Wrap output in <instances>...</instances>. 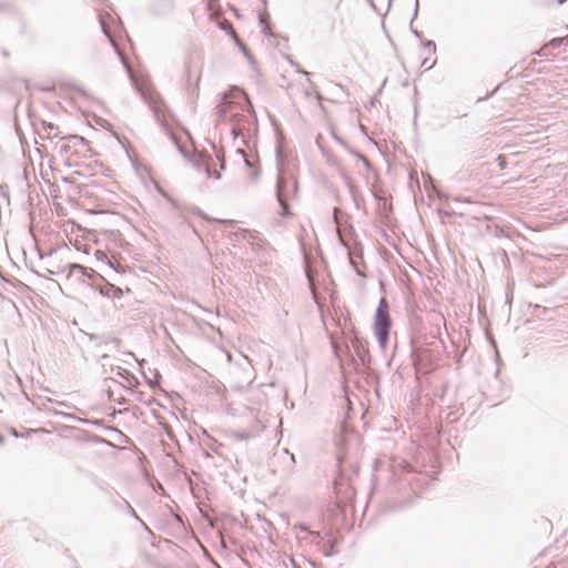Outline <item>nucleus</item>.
Segmentation results:
<instances>
[{"mask_svg": "<svg viewBox=\"0 0 568 568\" xmlns=\"http://www.w3.org/2000/svg\"><path fill=\"white\" fill-rule=\"evenodd\" d=\"M392 327V318L389 315V305L383 297L377 306L374 317V332L377 336L379 345L385 348L388 342V333Z\"/></svg>", "mask_w": 568, "mask_h": 568, "instance_id": "1", "label": "nucleus"}, {"mask_svg": "<svg viewBox=\"0 0 568 568\" xmlns=\"http://www.w3.org/2000/svg\"><path fill=\"white\" fill-rule=\"evenodd\" d=\"M239 103L241 110L248 109V101L243 91L235 90L231 94L225 95L223 103L221 104V111L229 118L235 116L234 104Z\"/></svg>", "mask_w": 568, "mask_h": 568, "instance_id": "2", "label": "nucleus"}, {"mask_svg": "<svg viewBox=\"0 0 568 568\" xmlns=\"http://www.w3.org/2000/svg\"><path fill=\"white\" fill-rule=\"evenodd\" d=\"M437 357L428 348H417L415 352L414 365L418 372L428 373L434 369Z\"/></svg>", "mask_w": 568, "mask_h": 568, "instance_id": "3", "label": "nucleus"}, {"mask_svg": "<svg viewBox=\"0 0 568 568\" xmlns=\"http://www.w3.org/2000/svg\"><path fill=\"white\" fill-rule=\"evenodd\" d=\"M222 27H223V29H224V30H226V31L232 36V38H233L237 43H240V42H241V41H240V38H239V36H237V33L235 32V30L233 29V27H232V24H231V23H229L227 21H225V22H223V23H222Z\"/></svg>", "mask_w": 568, "mask_h": 568, "instance_id": "4", "label": "nucleus"}, {"mask_svg": "<svg viewBox=\"0 0 568 568\" xmlns=\"http://www.w3.org/2000/svg\"><path fill=\"white\" fill-rule=\"evenodd\" d=\"M95 257H97L98 260H100V261H106V262H108V264H109L110 266H112L111 261H110V260H108V256H106V254H105L104 252H102V251H97V252H95Z\"/></svg>", "mask_w": 568, "mask_h": 568, "instance_id": "5", "label": "nucleus"}, {"mask_svg": "<svg viewBox=\"0 0 568 568\" xmlns=\"http://www.w3.org/2000/svg\"><path fill=\"white\" fill-rule=\"evenodd\" d=\"M110 290H112V296L120 298L123 294V291L119 287H114L113 285H110Z\"/></svg>", "mask_w": 568, "mask_h": 568, "instance_id": "6", "label": "nucleus"}, {"mask_svg": "<svg viewBox=\"0 0 568 568\" xmlns=\"http://www.w3.org/2000/svg\"><path fill=\"white\" fill-rule=\"evenodd\" d=\"M215 4H216V0H209L207 6H209V9H210V10H213V9H214V7H215Z\"/></svg>", "mask_w": 568, "mask_h": 568, "instance_id": "7", "label": "nucleus"}, {"mask_svg": "<svg viewBox=\"0 0 568 568\" xmlns=\"http://www.w3.org/2000/svg\"><path fill=\"white\" fill-rule=\"evenodd\" d=\"M110 292H112V290H110V285L106 287V290H101V293L108 296L111 294Z\"/></svg>", "mask_w": 568, "mask_h": 568, "instance_id": "8", "label": "nucleus"}, {"mask_svg": "<svg viewBox=\"0 0 568 568\" xmlns=\"http://www.w3.org/2000/svg\"><path fill=\"white\" fill-rule=\"evenodd\" d=\"M221 222L222 223H231V221H225V220H222Z\"/></svg>", "mask_w": 568, "mask_h": 568, "instance_id": "9", "label": "nucleus"}]
</instances>
